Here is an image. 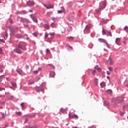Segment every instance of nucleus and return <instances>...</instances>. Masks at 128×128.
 <instances>
[{"instance_id":"obj_1","label":"nucleus","mask_w":128,"mask_h":128,"mask_svg":"<svg viewBox=\"0 0 128 128\" xmlns=\"http://www.w3.org/2000/svg\"><path fill=\"white\" fill-rule=\"evenodd\" d=\"M102 34L103 36L106 34L107 36H112V32L110 31H108L106 30H102Z\"/></svg>"},{"instance_id":"obj_2","label":"nucleus","mask_w":128,"mask_h":128,"mask_svg":"<svg viewBox=\"0 0 128 128\" xmlns=\"http://www.w3.org/2000/svg\"><path fill=\"white\" fill-rule=\"evenodd\" d=\"M24 46H26V44L24 42H20L18 46L19 48L21 50H24Z\"/></svg>"},{"instance_id":"obj_3","label":"nucleus","mask_w":128,"mask_h":128,"mask_svg":"<svg viewBox=\"0 0 128 128\" xmlns=\"http://www.w3.org/2000/svg\"><path fill=\"white\" fill-rule=\"evenodd\" d=\"M106 64H110L112 65L114 64V61L112 58H109V59L106 62Z\"/></svg>"},{"instance_id":"obj_4","label":"nucleus","mask_w":128,"mask_h":128,"mask_svg":"<svg viewBox=\"0 0 128 128\" xmlns=\"http://www.w3.org/2000/svg\"><path fill=\"white\" fill-rule=\"evenodd\" d=\"M30 16H31L32 20H33V22H34L36 24H38V20L36 18V16H34V14H31Z\"/></svg>"},{"instance_id":"obj_5","label":"nucleus","mask_w":128,"mask_h":128,"mask_svg":"<svg viewBox=\"0 0 128 128\" xmlns=\"http://www.w3.org/2000/svg\"><path fill=\"white\" fill-rule=\"evenodd\" d=\"M27 4L29 6H34V4H36V3H34V2L28 1L27 2Z\"/></svg>"},{"instance_id":"obj_6","label":"nucleus","mask_w":128,"mask_h":128,"mask_svg":"<svg viewBox=\"0 0 128 128\" xmlns=\"http://www.w3.org/2000/svg\"><path fill=\"white\" fill-rule=\"evenodd\" d=\"M44 6H45V8H48V10H50V8H54V5L52 4H48V6H46V4H44Z\"/></svg>"},{"instance_id":"obj_7","label":"nucleus","mask_w":128,"mask_h":128,"mask_svg":"<svg viewBox=\"0 0 128 128\" xmlns=\"http://www.w3.org/2000/svg\"><path fill=\"white\" fill-rule=\"evenodd\" d=\"M20 48H19L18 46H17L16 48L14 50V51L17 54H22V50H20Z\"/></svg>"},{"instance_id":"obj_8","label":"nucleus","mask_w":128,"mask_h":128,"mask_svg":"<svg viewBox=\"0 0 128 128\" xmlns=\"http://www.w3.org/2000/svg\"><path fill=\"white\" fill-rule=\"evenodd\" d=\"M106 6V2L104 1L103 3L102 6L100 8V10H102Z\"/></svg>"},{"instance_id":"obj_9","label":"nucleus","mask_w":128,"mask_h":128,"mask_svg":"<svg viewBox=\"0 0 128 128\" xmlns=\"http://www.w3.org/2000/svg\"><path fill=\"white\" fill-rule=\"evenodd\" d=\"M69 116L70 118H78V116L76 114H73L72 116L70 114H69Z\"/></svg>"},{"instance_id":"obj_10","label":"nucleus","mask_w":128,"mask_h":128,"mask_svg":"<svg viewBox=\"0 0 128 128\" xmlns=\"http://www.w3.org/2000/svg\"><path fill=\"white\" fill-rule=\"evenodd\" d=\"M98 42H104V44H106V40L102 38H99Z\"/></svg>"},{"instance_id":"obj_11","label":"nucleus","mask_w":128,"mask_h":128,"mask_svg":"<svg viewBox=\"0 0 128 128\" xmlns=\"http://www.w3.org/2000/svg\"><path fill=\"white\" fill-rule=\"evenodd\" d=\"M36 90L37 92H40L42 91V88L40 87H36Z\"/></svg>"},{"instance_id":"obj_12","label":"nucleus","mask_w":128,"mask_h":128,"mask_svg":"<svg viewBox=\"0 0 128 128\" xmlns=\"http://www.w3.org/2000/svg\"><path fill=\"white\" fill-rule=\"evenodd\" d=\"M95 69L96 70H98V72H102V69H100V67H98V66H95Z\"/></svg>"},{"instance_id":"obj_13","label":"nucleus","mask_w":128,"mask_h":128,"mask_svg":"<svg viewBox=\"0 0 128 128\" xmlns=\"http://www.w3.org/2000/svg\"><path fill=\"white\" fill-rule=\"evenodd\" d=\"M120 38H117L116 40V44H118H118H120Z\"/></svg>"},{"instance_id":"obj_14","label":"nucleus","mask_w":128,"mask_h":128,"mask_svg":"<svg viewBox=\"0 0 128 128\" xmlns=\"http://www.w3.org/2000/svg\"><path fill=\"white\" fill-rule=\"evenodd\" d=\"M50 76L52 78H54L56 76V73L54 72H50Z\"/></svg>"},{"instance_id":"obj_15","label":"nucleus","mask_w":128,"mask_h":128,"mask_svg":"<svg viewBox=\"0 0 128 128\" xmlns=\"http://www.w3.org/2000/svg\"><path fill=\"white\" fill-rule=\"evenodd\" d=\"M7 98H8V100H14V97L12 96H9L7 97Z\"/></svg>"},{"instance_id":"obj_16","label":"nucleus","mask_w":128,"mask_h":128,"mask_svg":"<svg viewBox=\"0 0 128 128\" xmlns=\"http://www.w3.org/2000/svg\"><path fill=\"white\" fill-rule=\"evenodd\" d=\"M3 36H4L5 40H6L8 38V32H6L5 34H3Z\"/></svg>"},{"instance_id":"obj_17","label":"nucleus","mask_w":128,"mask_h":128,"mask_svg":"<svg viewBox=\"0 0 128 128\" xmlns=\"http://www.w3.org/2000/svg\"><path fill=\"white\" fill-rule=\"evenodd\" d=\"M16 72H18L19 74H22V70L20 69L17 70Z\"/></svg>"},{"instance_id":"obj_18","label":"nucleus","mask_w":128,"mask_h":128,"mask_svg":"<svg viewBox=\"0 0 128 128\" xmlns=\"http://www.w3.org/2000/svg\"><path fill=\"white\" fill-rule=\"evenodd\" d=\"M30 84H34V81L32 80H30L29 82Z\"/></svg>"},{"instance_id":"obj_19","label":"nucleus","mask_w":128,"mask_h":128,"mask_svg":"<svg viewBox=\"0 0 128 128\" xmlns=\"http://www.w3.org/2000/svg\"><path fill=\"white\" fill-rule=\"evenodd\" d=\"M11 84H12V86H14V88H16V82H12Z\"/></svg>"},{"instance_id":"obj_20","label":"nucleus","mask_w":128,"mask_h":128,"mask_svg":"<svg viewBox=\"0 0 128 128\" xmlns=\"http://www.w3.org/2000/svg\"><path fill=\"white\" fill-rule=\"evenodd\" d=\"M2 118H4V120L6 118V113L2 112Z\"/></svg>"},{"instance_id":"obj_21","label":"nucleus","mask_w":128,"mask_h":128,"mask_svg":"<svg viewBox=\"0 0 128 128\" xmlns=\"http://www.w3.org/2000/svg\"><path fill=\"white\" fill-rule=\"evenodd\" d=\"M26 128H38V126H26Z\"/></svg>"},{"instance_id":"obj_22","label":"nucleus","mask_w":128,"mask_h":128,"mask_svg":"<svg viewBox=\"0 0 128 128\" xmlns=\"http://www.w3.org/2000/svg\"><path fill=\"white\" fill-rule=\"evenodd\" d=\"M100 86H101V88H104V86H106V83L104 82H102L100 84Z\"/></svg>"},{"instance_id":"obj_23","label":"nucleus","mask_w":128,"mask_h":128,"mask_svg":"<svg viewBox=\"0 0 128 128\" xmlns=\"http://www.w3.org/2000/svg\"><path fill=\"white\" fill-rule=\"evenodd\" d=\"M21 106H22V110H24V108H26V106H24V103H22Z\"/></svg>"},{"instance_id":"obj_24","label":"nucleus","mask_w":128,"mask_h":128,"mask_svg":"<svg viewBox=\"0 0 128 128\" xmlns=\"http://www.w3.org/2000/svg\"><path fill=\"white\" fill-rule=\"evenodd\" d=\"M92 28V26L90 24H88L86 26V28L89 29V28Z\"/></svg>"},{"instance_id":"obj_25","label":"nucleus","mask_w":128,"mask_h":128,"mask_svg":"<svg viewBox=\"0 0 128 128\" xmlns=\"http://www.w3.org/2000/svg\"><path fill=\"white\" fill-rule=\"evenodd\" d=\"M51 26L54 28H56V24H54V23H52L51 24Z\"/></svg>"},{"instance_id":"obj_26","label":"nucleus","mask_w":128,"mask_h":128,"mask_svg":"<svg viewBox=\"0 0 128 128\" xmlns=\"http://www.w3.org/2000/svg\"><path fill=\"white\" fill-rule=\"evenodd\" d=\"M51 14H52V12H48L46 14V16H50Z\"/></svg>"},{"instance_id":"obj_27","label":"nucleus","mask_w":128,"mask_h":128,"mask_svg":"<svg viewBox=\"0 0 128 128\" xmlns=\"http://www.w3.org/2000/svg\"><path fill=\"white\" fill-rule=\"evenodd\" d=\"M104 104L106 106H108V104H110V103L108 101H105L104 102Z\"/></svg>"},{"instance_id":"obj_28","label":"nucleus","mask_w":128,"mask_h":128,"mask_svg":"<svg viewBox=\"0 0 128 128\" xmlns=\"http://www.w3.org/2000/svg\"><path fill=\"white\" fill-rule=\"evenodd\" d=\"M44 28H47V30H48V28H50V26H48V24H46L44 25Z\"/></svg>"},{"instance_id":"obj_29","label":"nucleus","mask_w":128,"mask_h":128,"mask_svg":"<svg viewBox=\"0 0 128 128\" xmlns=\"http://www.w3.org/2000/svg\"><path fill=\"white\" fill-rule=\"evenodd\" d=\"M68 38L69 40H74V37L70 36V37H68Z\"/></svg>"},{"instance_id":"obj_30","label":"nucleus","mask_w":128,"mask_h":128,"mask_svg":"<svg viewBox=\"0 0 128 128\" xmlns=\"http://www.w3.org/2000/svg\"><path fill=\"white\" fill-rule=\"evenodd\" d=\"M124 30L126 32H128V26H125V28H124Z\"/></svg>"},{"instance_id":"obj_31","label":"nucleus","mask_w":128,"mask_h":128,"mask_svg":"<svg viewBox=\"0 0 128 128\" xmlns=\"http://www.w3.org/2000/svg\"><path fill=\"white\" fill-rule=\"evenodd\" d=\"M0 72H4V70H2V66L0 65Z\"/></svg>"},{"instance_id":"obj_32","label":"nucleus","mask_w":128,"mask_h":128,"mask_svg":"<svg viewBox=\"0 0 128 128\" xmlns=\"http://www.w3.org/2000/svg\"><path fill=\"white\" fill-rule=\"evenodd\" d=\"M105 44H106L107 48H110V44H108V42H106Z\"/></svg>"},{"instance_id":"obj_33","label":"nucleus","mask_w":128,"mask_h":128,"mask_svg":"<svg viewBox=\"0 0 128 128\" xmlns=\"http://www.w3.org/2000/svg\"><path fill=\"white\" fill-rule=\"evenodd\" d=\"M24 38L26 39V40H28V34H25L24 36Z\"/></svg>"},{"instance_id":"obj_34","label":"nucleus","mask_w":128,"mask_h":128,"mask_svg":"<svg viewBox=\"0 0 128 128\" xmlns=\"http://www.w3.org/2000/svg\"><path fill=\"white\" fill-rule=\"evenodd\" d=\"M46 54H50V49H46Z\"/></svg>"},{"instance_id":"obj_35","label":"nucleus","mask_w":128,"mask_h":128,"mask_svg":"<svg viewBox=\"0 0 128 128\" xmlns=\"http://www.w3.org/2000/svg\"><path fill=\"white\" fill-rule=\"evenodd\" d=\"M112 90H107V94H112Z\"/></svg>"},{"instance_id":"obj_36","label":"nucleus","mask_w":128,"mask_h":128,"mask_svg":"<svg viewBox=\"0 0 128 128\" xmlns=\"http://www.w3.org/2000/svg\"><path fill=\"white\" fill-rule=\"evenodd\" d=\"M16 114L17 116H22V112H17Z\"/></svg>"},{"instance_id":"obj_37","label":"nucleus","mask_w":128,"mask_h":128,"mask_svg":"<svg viewBox=\"0 0 128 128\" xmlns=\"http://www.w3.org/2000/svg\"><path fill=\"white\" fill-rule=\"evenodd\" d=\"M52 20L54 22H56L58 20V19L56 18H52Z\"/></svg>"},{"instance_id":"obj_38","label":"nucleus","mask_w":128,"mask_h":128,"mask_svg":"<svg viewBox=\"0 0 128 128\" xmlns=\"http://www.w3.org/2000/svg\"><path fill=\"white\" fill-rule=\"evenodd\" d=\"M108 70H110V72H112L114 69L110 67L108 68Z\"/></svg>"},{"instance_id":"obj_39","label":"nucleus","mask_w":128,"mask_h":128,"mask_svg":"<svg viewBox=\"0 0 128 128\" xmlns=\"http://www.w3.org/2000/svg\"><path fill=\"white\" fill-rule=\"evenodd\" d=\"M98 78H95V82H96V84H98Z\"/></svg>"},{"instance_id":"obj_40","label":"nucleus","mask_w":128,"mask_h":128,"mask_svg":"<svg viewBox=\"0 0 128 128\" xmlns=\"http://www.w3.org/2000/svg\"><path fill=\"white\" fill-rule=\"evenodd\" d=\"M6 90V88H2V87H0V90L2 91V90Z\"/></svg>"},{"instance_id":"obj_41","label":"nucleus","mask_w":128,"mask_h":128,"mask_svg":"<svg viewBox=\"0 0 128 128\" xmlns=\"http://www.w3.org/2000/svg\"><path fill=\"white\" fill-rule=\"evenodd\" d=\"M33 34L34 36H37L38 34V32H34Z\"/></svg>"},{"instance_id":"obj_42","label":"nucleus","mask_w":128,"mask_h":128,"mask_svg":"<svg viewBox=\"0 0 128 128\" xmlns=\"http://www.w3.org/2000/svg\"><path fill=\"white\" fill-rule=\"evenodd\" d=\"M2 48H0V54H2Z\"/></svg>"},{"instance_id":"obj_43","label":"nucleus","mask_w":128,"mask_h":128,"mask_svg":"<svg viewBox=\"0 0 128 128\" xmlns=\"http://www.w3.org/2000/svg\"><path fill=\"white\" fill-rule=\"evenodd\" d=\"M124 112H120V115L122 116H124Z\"/></svg>"},{"instance_id":"obj_44","label":"nucleus","mask_w":128,"mask_h":128,"mask_svg":"<svg viewBox=\"0 0 128 128\" xmlns=\"http://www.w3.org/2000/svg\"><path fill=\"white\" fill-rule=\"evenodd\" d=\"M64 12V11H62V10H58V14H62V12Z\"/></svg>"},{"instance_id":"obj_45","label":"nucleus","mask_w":128,"mask_h":128,"mask_svg":"<svg viewBox=\"0 0 128 128\" xmlns=\"http://www.w3.org/2000/svg\"><path fill=\"white\" fill-rule=\"evenodd\" d=\"M50 36H54V33H50Z\"/></svg>"},{"instance_id":"obj_46","label":"nucleus","mask_w":128,"mask_h":128,"mask_svg":"<svg viewBox=\"0 0 128 128\" xmlns=\"http://www.w3.org/2000/svg\"><path fill=\"white\" fill-rule=\"evenodd\" d=\"M92 74L93 76H94V74H96V70H94L92 72Z\"/></svg>"},{"instance_id":"obj_47","label":"nucleus","mask_w":128,"mask_h":128,"mask_svg":"<svg viewBox=\"0 0 128 128\" xmlns=\"http://www.w3.org/2000/svg\"><path fill=\"white\" fill-rule=\"evenodd\" d=\"M34 72L36 74H38V70L34 71Z\"/></svg>"},{"instance_id":"obj_48","label":"nucleus","mask_w":128,"mask_h":128,"mask_svg":"<svg viewBox=\"0 0 128 128\" xmlns=\"http://www.w3.org/2000/svg\"><path fill=\"white\" fill-rule=\"evenodd\" d=\"M0 42H4V40H1V39H0Z\"/></svg>"},{"instance_id":"obj_49","label":"nucleus","mask_w":128,"mask_h":128,"mask_svg":"<svg viewBox=\"0 0 128 128\" xmlns=\"http://www.w3.org/2000/svg\"><path fill=\"white\" fill-rule=\"evenodd\" d=\"M107 74L108 76H110V72L109 71H107Z\"/></svg>"},{"instance_id":"obj_50","label":"nucleus","mask_w":128,"mask_h":128,"mask_svg":"<svg viewBox=\"0 0 128 128\" xmlns=\"http://www.w3.org/2000/svg\"><path fill=\"white\" fill-rule=\"evenodd\" d=\"M122 42H123V44H126V42L123 41Z\"/></svg>"},{"instance_id":"obj_51","label":"nucleus","mask_w":128,"mask_h":128,"mask_svg":"<svg viewBox=\"0 0 128 128\" xmlns=\"http://www.w3.org/2000/svg\"><path fill=\"white\" fill-rule=\"evenodd\" d=\"M61 112H64V108H61Z\"/></svg>"},{"instance_id":"obj_52","label":"nucleus","mask_w":128,"mask_h":128,"mask_svg":"<svg viewBox=\"0 0 128 128\" xmlns=\"http://www.w3.org/2000/svg\"><path fill=\"white\" fill-rule=\"evenodd\" d=\"M48 34H45V38H48Z\"/></svg>"},{"instance_id":"obj_53","label":"nucleus","mask_w":128,"mask_h":128,"mask_svg":"<svg viewBox=\"0 0 128 128\" xmlns=\"http://www.w3.org/2000/svg\"><path fill=\"white\" fill-rule=\"evenodd\" d=\"M49 66H52L53 68H54V66L52 64H49Z\"/></svg>"},{"instance_id":"obj_54","label":"nucleus","mask_w":128,"mask_h":128,"mask_svg":"<svg viewBox=\"0 0 128 128\" xmlns=\"http://www.w3.org/2000/svg\"><path fill=\"white\" fill-rule=\"evenodd\" d=\"M29 12H32V10H29Z\"/></svg>"},{"instance_id":"obj_55","label":"nucleus","mask_w":128,"mask_h":128,"mask_svg":"<svg viewBox=\"0 0 128 128\" xmlns=\"http://www.w3.org/2000/svg\"><path fill=\"white\" fill-rule=\"evenodd\" d=\"M94 128V126H90L88 128Z\"/></svg>"},{"instance_id":"obj_56","label":"nucleus","mask_w":128,"mask_h":128,"mask_svg":"<svg viewBox=\"0 0 128 128\" xmlns=\"http://www.w3.org/2000/svg\"><path fill=\"white\" fill-rule=\"evenodd\" d=\"M126 88H128V84H126Z\"/></svg>"},{"instance_id":"obj_57","label":"nucleus","mask_w":128,"mask_h":128,"mask_svg":"<svg viewBox=\"0 0 128 128\" xmlns=\"http://www.w3.org/2000/svg\"><path fill=\"white\" fill-rule=\"evenodd\" d=\"M28 122V120L27 119H26V121H25V122Z\"/></svg>"},{"instance_id":"obj_58","label":"nucleus","mask_w":128,"mask_h":128,"mask_svg":"<svg viewBox=\"0 0 128 128\" xmlns=\"http://www.w3.org/2000/svg\"><path fill=\"white\" fill-rule=\"evenodd\" d=\"M24 14H26V12L24 11Z\"/></svg>"},{"instance_id":"obj_59","label":"nucleus","mask_w":128,"mask_h":128,"mask_svg":"<svg viewBox=\"0 0 128 128\" xmlns=\"http://www.w3.org/2000/svg\"><path fill=\"white\" fill-rule=\"evenodd\" d=\"M107 78H110V76H108Z\"/></svg>"},{"instance_id":"obj_60","label":"nucleus","mask_w":128,"mask_h":128,"mask_svg":"<svg viewBox=\"0 0 128 128\" xmlns=\"http://www.w3.org/2000/svg\"><path fill=\"white\" fill-rule=\"evenodd\" d=\"M73 128H78V127H74Z\"/></svg>"},{"instance_id":"obj_61","label":"nucleus","mask_w":128,"mask_h":128,"mask_svg":"<svg viewBox=\"0 0 128 128\" xmlns=\"http://www.w3.org/2000/svg\"><path fill=\"white\" fill-rule=\"evenodd\" d=\"M71 50H72V47H70Z\"/></svg>"},{"instance_id":"obj_62","label":"nucleus","mask_w":128,"mask_h":128,"mask_svg":"<svg viewBox=\"0 0 128 128\" xmlns=\"http://www.w3.org/2000/svg\"><path fill=\"white\" fill-rule=\"evenodd\" d=\"M10 22H11V23L12 22V20H10Z\"/></svg>"},{"instance_id":"obj_63","label":"nucleus","mask_w":128,"mask_h":128,"mask_svg":"<svg viewBox=\"0 0 128 128\" xmlns=\"http://www.w3.org/2000/svg\"><path fill=\"white\" fill-rule=\"evenodd\" d=\"M10 88H12V87H10Z\"/></svg>"},{"instance_id":"obj_64","label":"nucleus","mask_w":128,"mask_h":128,"mask_svg":"<svg viewBox=\"0 0 128 128\" xmlns=\"http://www.w3.org/2000/svg\"><path fill=\"white\" fill-rule=\"evenodd\" d=\"M0 128H2L0 127Z\"/></svg>"}]
</instances>
